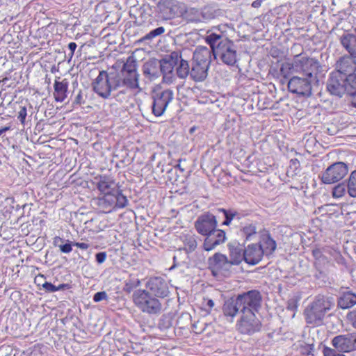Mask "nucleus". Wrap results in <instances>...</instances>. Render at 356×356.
<instances>
[{"instance_id": "f257e3e1", "label": "nucleus", "mask_w": 356, "mask_h": 356, "mask_svg": "<svg viewBox=\"0 0 356 356\" xmlns=\"http://www.w3.org/2000/svg\"><path fill=\"white\" fill-rule=\"evenodd\" d=\"M94 92L103 99H108L112 92H115L114 98L120 102L126 101L129 97L124 87L118 79L115 72L101 71L92 83Z\"/></svg>"}, {"instance_id": "f03ea898", "label": "nucleus", "mask_w": 356, "mask_h": 356, "mask_svg": "<svg viewBox=\"0 0 356 356\" xmlns=\"http://www.w3.org/2000/svg\"><path fill=\"white\" fill-rule=\"evenodd\" d=\"M205 40L212 48L213 55L217 60L228 66H234L237 62V51L234 42L220 34L209 33Z\"/></svg>"}, {"instance_id": "7ed1b4c3", "label": "nucleus", "mask_w": 356, "mask_h": 356, "mask_svg": "<svg viewBox=\"0 0 356 356\" xmlns=\"http://www.w3.org/2000/svg\"><path fill=\"white\" fill-rule=\"evenodd\" d=\"M262 296L257 290H250L247 292L238 294L235 298H229L225 301L222 306V312L225 316L229 317L230 321L240 312L242 314L243 307L248 306L252 308L261 305Z\"/></svg>"}, {"instance_id": "20e7f679", "label": "nucleus", "mask_w": 356, "mask_h": 356, "mask_svg": "<svg viewBox=\"0 0 356 356\" xmlns=\"http://www.w3.org/2000/svg\"><path fill=\"white\" fill-rule=\"evenodd\" d=\"M319 66V63L317 60L297 55L294 57L292 63L282 64L280 71L284 76L289 73H297L304 76L316 79L315 74Z\"/></svg>"}, {"instance_id": "39448f33", "label": "nucleus", "mask_w": 356, "mask_h": 356, "mask_svg": "<svg viewBox=\"0 0 356 356\" xmlns=\"http://www.w3.org/2000/svg\"><path fill=\"white\" fill-rule=\"evenodd\" d=\"M328 92L336 96L341 97L343 94L356 92V74L348 76L332 72L327 82Z\"/></svg>"}, {"instance_id": "423d86ee", "label": "nucleus", "mask_w": 356, "mask_h": 356, "mask_svg": "<svg viewBox=\"0 0 356 356\" xmlns=\"http://www.w3.org/2000/svg\"><path fill=\"white\" fill-rule=\"evenodd\" d=\"M132 297L135 305L142 312L149 316H157L163 310L159 298L153 296L147 290L138 289L134 292Z\"/></svg>"}, {"instance_id": "0eeeda50", "label": "nucleus", "mask_w": 356, "mask_h": 356, "mask_svg": "<svg viewBox=\"0 0 356 356\" xmlns=\"http://www.w3.org/2000/svg\"><path fill=\"white\" fill-rule=\"evenodd\" d=\"M118 79L131 96L139 88V74L137 72L136 61L132 56L128 57L120 73H118Z\"/></svg>"}, {"instance_id": "6e6552de", "label": "nucleus", "mask_w": 356, "mask_h": 356, "mask_svg": "<svg viewBox=\"0 0 356 356\" xmlns=\"http://www.w3.org/2000/svg\"><path fill=\"white\" fill-rule=\"evenodd\" d=\"M332 303L323 296H318L305 309L306 322L316 326L323 324L325 313L331 308Z\"/></svg>"}, {"instance_id": "1a4fd4ad", "label": "nucleus", "mask_w": 356, "mask_h": 356, "mask_svg": "<svg viewBox=\"0 0 356 356\" xmlns=\"http://www.w3.org/2000/svg\"><path fill=\"white\" fill-rule=\"evenodd\" d=\"M260 307L261 305L255 308L243 307L241 316L236 325L241 334H252L260 330L261 324L255 315Z\"/></svg>"}, {"instance_id": "9d476101", "label": "nucleus", "mask_w": 356, "mask_h": 356, "mask_svg": "<svg viewBox=\"0 0 356 356\" xmlns=\"http://www.w3.org/2000/svg\"><path fill=\"white\" fill-rule=\"evenodd\" d=\"M152 112L156 117H160L173 100L174 92L170 89L155 92L152 95Z\"/></svg>"}, {"instance_id": "9b49d317", "label": "nucleus", "mask_w": 356, "mask_h": 356, "mask_svg": "<svg viewBox=\"0 0 356 356\" xmlns=\"http://www.w3.org/2000/svg\"><path fill=\"white\" fill-rule=\"evenodd\" d=\"M177 53L172 51L166 55L159 61L160 75H163V82L165 84H172L176 79L174 68L176 65V60L179 59Z\"/></svg>"}, {"instance_id": "f8f14e48", "label": "nucleus", "mask_w": 356, "mask_h": 356, "mask_svg": "<svg viewBox=\"0 0 356 356\" xmlns=\"http://www.w3.org/2000/svg\"><path fill=\"white\" fill-rule=\"evenodd\" d=\"M209 268L214 276H227L230 273L232 265L229 259L220 252L215 253L208 259Z\"/></svg>"}, {"instance_id": "ddd939ff", "label": "nucleus", "mask_w": 356, "mask_h": 356, "mask_svg": "<svg viewBox=\"0 0 356 356\" xmlns=\"http://www.w3.org/2000/svg\"><path fill=\"white\" fill-rule=\"evenodd\" d=\"M348 172V165L343 162H336L330 165L321 175L323 184H331L342 179Z\"/></svg>"}, {"instance_id": "4468645a", "label": "nucleus", "mask_w": 356, "mask_h": 356, "mask_svg": "<svg viewBox=\"0 0 356 356\" xmlns=\"http://www.w3.org/2000/svg\"><path fill=\"white\" fill-rule=\"evenodd\" d=\"M316 79L294 76L288 82V88L292 93L309 97L312 95V82Z\"/></svg>"}, {"instance_id": "2eb2a0df", "label": "nucleus", "mask_w": 356, "mask_h": 356, "mask_svg": "<svg viewBox=\"0 0 356 356\" xmlns=\"http://www.w3.org/2000/svg\"><path fill=\"white\" fill-rule=\"evenodd\" d=\"M334 350L340 353H349L356 350V333L339 334L332 339Z\"/></svg>"}, {"instance_id": "dca6fc26", "label": "nucleus", "mask_w": 356, "mask_h": 356, "mask_svg": "<svg viewBox=\"0 0 356 356\" xmlns=\"http://www.w3.org/2000/svg\"><path fill=\"white\" fill-rule=\"evenodd\" d=\"M146 288L153 296L158 298H164L170 293L166 280L161 277H152L146 283Z\"/></svg>"}, {"instance_id": "f3484780", "label": "nucleus", "mask_w": 356, "mask_h": 356, "mask_svg": "<svg viewBox=\"0 0 356 356\" xmlns=\"http://www.w3.org/2000/svg\"><path fill=\"white\" fill-rule=\"evenodd\" d=\"M226 240L225 231L216 229L214 226L206 236L202 248L205 251H211Z\"/></svg>"}, {"instance_id": "a211bd4d", "label": "nucleus", "mask_w": 356, "mask_h": 356, "mask_svg": "<svg viewBox=\"0 0 356 356\" xmlns=\"http://www.w3.org/2000/svg\"><path fill=\"white\" fill-rule=\"evenodd\" d=\"M355 58L350 56L341 57L336 63V70L334 72H339L341 75L348 76L350 74H356Z\"/></svg>"}, {"instance_id": "6ab92c4d", "label": "nucleus", "mask_w": 356, "mask_h": 356, "mask_svg": "<svg viewBox=\"0 0 356 356\" xmlns=\"http://www.w3.org/2000/svg\"><path fill=\"white\" fill-rule=\"evenodd\" d=\"M264 255L261 247H259L257 243H252L245 248L244 261L248 264L256 265L261 261Z\"/></svg>"}, {"instance_id": "aec40b11", "label": "nucleus", "mask_w": 356, "mask_h": 356, "mask_svg": "<svg viewBox=\"0 0 356 356\" xmlns=\"http://www.w3.org/2000/svg\"><path fill=\"white\" fill-rule=\"evenodd\" d=\"M96 186L99 192L104 195L106 194L114 195V193H116L119 188L118 184L112 177L106 175L99 177Z\"/></svg>"}, {"instance_id": "412c9836", "label": "nucleus", "mask_w": 356, "mask_h": 356, "mask_svg": "<svg viewBox=\"0 0 356 356\" xmlns=\"http://www.w3.org/2000/svg\"><path fill=\"white\" fill-rule=\"evenodd\" d=\"M158 8L161 17L165 20L174 18L177 14V6L174 0H161Z\"/></svg>"}, {"instance_id": "4be33fe9", "label": "nucleus", "mask_w": 356, "mask_h": 356, "mask_svg": "<svg viewBox=\"0 0 356 356\" xmlns=\"http://www.w3.org/2000/svg\"><path fill=\"white\" fill-rule=\"evenodd\" d=\"M261 247L264 254L266 256L271 255L277 248L275 241L271 237L268 231H264L260 236L259 242L257 243Z\"/></svg>"}, {"instance_id": "5701e85b", "label": "nucleus", "mask_w": 356, "mask_h": 356, "mask_svg": "<svg viewBox=\"0 0 356 356\" xmlns=\"http://www.w3.org/2000/svg\"><path fill=\"white\" fill-rule=\"evenodd\" d=\"M212 54V48L209 49L207 47L198 46L193 52V62L209 66L211 61Z\"/></svg>"}, {"instance_id": "b1692460", "label": "nucleus", "mask_w": 356, "mask_h": 356, "mask_svg": "<svg viewBox=\"0 0 356 356\" xmlns=\"http://www.w3.org/2000/svg\"><path fill=\"white\" fill-rule=\"evenodd\" d=\"M92 203L97 206L99 211L104 213H108L111 211L114 208V195L106 194L102 197L94 199Z\"/></svg>"}, {"instance_id": "393cba45", "label": "nucleus", "mask_w": 356, "mask_h": 356, "mask_svg": "<svg viewBox=\"0 0 356 356\" xmlns=\"http://www.w3.org/2000/svg\"><path fill=\"white\" fill-rule=\"evenodd\" d=\"M144 76L149 81H154L160 76L159 61L150 60L143 66Z\"/></svg>"}, {"instance_id": "a878e982", "label": "nucleus", "mask_w": 356, "mask_h": 356, "mask_svg": "<svg viewBox=\"0 0 356 356\" xmlns=\"http://www.w3.org/2000/svg\"><path fill=\"white\" fill-rule=\"evenodd\" d=\"M340 42L350 56L356 58V33H344Z\"/></svg>"}, {"instance_id": "bb28decb", "label": "nucleus", "mask_w": 356, "mask_h": 356, "mask_svg": "<svg viewBox=\"0 0 356 356\" xmlns=\"http://www.w3.org/2000/svg\"><path fill=\"white\" fill-rule=\"evenodd\" d=\"M54 97L57 102H63L67 98V93L68 90V81L67 79H63L61 81L55 80L54 84Z\"/></svg>"}, {"instance_id": "cd10ccee", "label": "nucleus", "mask_w": 356, "mask_h": 356, "mask_svg": "<svg viewBox=\"0 0 356 356\" xmlns=\"http://www.w3.org/2000/svg\"><path fill=\"white\" fill-rule=\"evenodd\" d=\"M179 59L176 60V74L180 79H186L191 73L190 66L187 60L183 58L182 52L175 51Z\"/></svg>"}, {"instance_id": "c85d7f7f", "label": "nucleus", "mask_w": 356, "mask_h": 356, "mask_svg": "<svg viewBox=\"0 0 356 356\" xmlns=\"http://www.w3.org/2000/svg\"><path fill=\"white\" fill-rule=\"evenodd\" d=\"M338 307L346 309L356 305V294L351 291H342L337 301Z\"/></svg>"}, {"instance_id": "c756f323", "label": "nucleus", "mask_w": 356, "mask_h": 356, "mask_svg": "<svg viewBox=\"0 0 356 356\" xmlns=\"http://www.w3.org/2000/svg\"><path fill=\"white\" fill-rule=\"evenodd\" d=\"M209 67V65L193 62L190 76L195 81H202L207 76Z\"/></svg>"}, {"instance_id": "7c9ffc66", "label": "nucleus", "mask_w": 356, "mask_h": 356, "mask_svg": "<svg viewBox=\"0 0 356 356\" xmlns=\"http://www.w3.org/2000/svg\"><path fill=\"white\" fill-rule=\"evenodd\" d=\"M245 248L238 245L236 247L229 246V259L231 265H238L244 260Z\"/></svg>"}, {"instance_id": "2f4dec72", "label": "nucleus", "mask_w": 356, "mask_h": 356, "mask_svg": "<svg viewBox=\"0 0 356 356\" xmlns=\"http://www.w3.org/2000/svg\"><path fill=\"white\" fill-rule=\"evenodd\" d=\"M183 17L191 22H200L204 18L202 12L195 8H186L183 13Z\"/></svg>"}, {"instance_id": "473e14b6", "label": "nucleus", "mask_w": 356, "mask_h": 356, "mask_svg": "<svg viewBox=\"0 0 356 356\" xmlns=\"http://www.w3.org/2000/svg\"><path fill=\"white\" fill-rule=\"evenodd\" d=\"M346 186L348 195L352 197H356V170L351 172Z\"/></svg>"}, {"instance_id": "72a5a7b5", "label": "nucleus", "mask_w": 356, "mask_h": 356, "mask_svg": "<svg viewBox=\"0 0 356 356\" xmlns=\"http://www.w3.org/2000/svg\"><path fill=\"white\" fill-rule=\"evenodd\" d=\"M218 212L222 213L225 218V220L222 222H230L233 220H239L241 219V214L235 210L218 209Z\"/></svg>"}, {"instance_id": "f704fd0d", "label": "nucleus", "mask_w": 356, "mask_h": 356, "mask_svg": "<svg viewBox=\"0 0 356 356\" xmlns=\"http://www.w3.org/2000/svg\"><path fill=\"white\" fill-rule=\"evenodd\" d=\"M183 241L184 244V250L187 253H191L195 251L197 245L195 236H185Z\"/></svg>"}, {"instance_id": "c9c22d12", "label": "nucleus", "mask_w": 356, "mask_h": 356, "mask_svg": "<svg viewBox=\"0 0 356 356\" xmlns=\"http://www.w3.org/2000/svg\"><path fill=\"white\" fill-rule=\"evenodd\" d=\"M16 229L8 226V224H0V236L8 241L15 234Z\"/></svg>"}, {"instance_id": "e433bc0d", "label": "nucleus", "mask_w": 356, "mask_h": 356, "mask_svg": "<svg viewBox=\"0 0 356 356\" xmlns=\"http://www.w3.org/2000/svg\"><path fill=\"white\" fill-rule=\"evenodd\" d=\"M128 200L126 196L122 194V191L118 188L116 193H114V206L115 207L123 208L127 205Z\"/></svg>"}, {"instance_id": "4c0bfd02", "label": "nucleus", "mask_w": 356, "mask_h": 356, "mask_svg": "<svg viewBox=\"0 0 356 356\" xmlns=\"http://www.w3.org/2000/svg\"><path fill=\"white\" fill-rule=\"evenodd\" d=\"M172 327V318L169 316L163 315L159 321L158 327L161 331H165Z\"/></svg>"}, {"instance_id": "58836bf2", "label": "nucleus", "mask_w": 356, "mask_h": 356, "mask_svg": "<svg viewBox=\"0 0 356 356\" xmlns=\"http://www.w3.org/2000/svg\"><path fill=\"white\" fill-rule=\"evenodd\" d=\"M346 184L343 183L339 184L338 185L334 187L332 190V196L334 198H340L342 197L346 194Z\"/></svg>"}, {"instance_id": "ea45409f", "label": "nucleus", "mask_w": 356, "mask_h": 356, "mask_svg": "<svg viewBox=\"0 0 356 356\" xmlns=\"http://www.w3.org/2000/svg\"><path fill=\"white\" fill-rule=\"evenodd\" d=\"M165 29L163 26H159L147 33L143 38V40H151L157 36H159L164 33Z\"/></svg>"}, {"instance_id": "a19ab883", "label": "nucleus", "mask_w": 356, "mask_h": 356, "mask_svg": "<svg viewBox=\"0 0 356 356\" xmlns=\"http://www.w3.org/2000/svg\"><path fill=\"white\" fill-rule=\"evenodd\" d=\"M217 224H195V227L199 234L207 236L209 232Z\"/></svg>"}, {"instance_id": "79ce46f5", "label": "nucleus", "mask_w": 356, "mask_h": 356, "mask_svg": "<svg viewBox=\"0 0 356 356\" xmlns=\"http://www.w3.org/2000/svg\"><path fill=\"white\" fill-rule=\"evenodd\" d=\"M195 222H217V220L213 213H207L200 216Z\"/></svg>"}, {"instance_id": "37998d69", "label": "nucleus", "mask_w": 356, "mask_h": 356, "mask_svg": "<svg viewBox=\"0 0 356 356\" xmlns=\"http://www.w3.org/2000/svg\"><path fill=\"white\" fill-rule=\"evenodd\" d=\"M241 232L245 236L246 239H249L252 234L256 233V227L252 224H250L248 226L243 227Z\"/></svg>"}, {"instance_id": "c03bdc74", "label": "nucleus", "mask_w": 356, "mask_h": 356, "mask_svg": "<svg viewBox=\"0 0 356 356\" xmlns=\"http://www.w3.org/2000/svg\"><path fill=\"white\" fill-rule=\"evenodd\" d=\"M300 168V162L297 159H292L290 160V164L287 173L292 172L296 174V171Z\"/></svg>"}, {"instance_id": "a18cd8bd", "label": "nucleus", "mask_w": 356, "mask_h": 356, "mask_svg": "<svg viewBox=\"0 0 356 356\" xmlns=\"http://www.w3.org/2000/svg\"><path fill=\"white\" fill-rule=\"evenodd\" d=\"M323 352L324 356H346L341 353L328 347H325Z\"/></svg>"}, {"instance_id": "49530a36", "label": "nucleus", "mask_w": 356, "mask_h": 356, "mask_svg": "<svg viewBox=\"0 0 356 356\" xmlns=\"http://www.w3.org/2000/svg\"><path fill=\"white\" fill-rule=\"evenodd\" d=\"M108 295L105 291L97 292L93 296V300L95 302H100L103 300H107Z\"/></svg>"}, {"instance_id": "de8ad7c7", "label": "nucleus", "mask_w": 356, "mask_h": 356, "mask_svg": "<svg viewBox=\"0 0 356 356\" xmlns=\"http://www.w3.org/2000/svg\"><path fill=\"white\" fill-rule=\"evenodd\" d=\"M72 242L67 241V243H65V244H61V245H59V248L63 253H69L72 250Z\"/></svg>"}, {"instance_id": "09e8293b", "label": "nucleus", "mask_w": 356, "mask_h": 356, "mask_svg": "<svg viewBox=\"0 0 356 356\" xmlns=\"http://www.w3.org/2000/svg\"><path fill=\"white\" fill-rule=\"evenodd\" d=\"M27 115V110L26 106H22L18 113L17 118L22 124H24L26 117Z\"/></svg>"}, {"instance_id": "8fccbe9b", "label": "nucleus", "mask_w": 356, "mask_h": 356, "mask_svg": "<svg viewBox=\"0 0 356 356\" xmlns=\"http://www.w3.org/2000/svg\"><path fill=\"white\" fill-rule=\"evenodd\" d=\"M42 287L47 292H55L57 291L56 286L49 282H44L42 284Z\"/></svg>"}, {"instance_id": "3c124183", "label": "nucleus", "mask_w": 356, "mask_h": 356, "mask_svg": "<svg viewBox=\"0 0 356 356\" xmlns=\"http://www.w3.org/2000/svg\"><path fill=\"white\" fill-rule=\"evenodd\" d=\"M106 252H97L96 254H95V259H96V261L98 263V264H102L105 261L106 259Z\"/></svg>"}, {"instance_id": "603ef678", "label": "nucleus", "mask_w": 356, "mask_h": 356, "mask_svg": "<svg viewBox=\"0 0 356 356\" xmlns=\"http://www.w3.org/2000/svg\"><path fill=\"white\" fill-rule=\"evenodd\" d=\"M314 276L316 279L321 280L323 281H325V280L327 278L326 273L323 270H319L317 268H316V272Z\"/></svg>"}, {"instance_id": "864d4df0", "label": "nucleus", "mask_w": 356, "mask_h": 356, "mask_svg": "<svg viewBox=\"0 0 356 356\" xmlns=\"http://www.w3.org/2000/svg\"><path fill=\"white\" fill-rule=\"evenodd\" d=\"M312 255L316 259H321V258H325V257L323 254V252L321 249L315 248L312 250Z\"/></svg>"}, {"instance_id": "5fc2aeb1", "label": "nucleus", "mask_w": 356, "mask_h": 356, "mask_svg": "<svg viewBox=\"0 0 356 356\" xmlns=\"http://www.w3.org/2000/svg\"><path fill=\"white\" fill-rule=\"evenodd\" d=\"M83 101L82 92L81 90H79L72 104L74 106L81 105V104H83Z\"/></svg>"}, {"instance_id": "6e6d98bb", "label": "nucleus", "mask_w": 356, "mask_h": 356, "mask_svg": "<svg viewBox=\"0 0 356 356\" xmlns=\"http://www.w3.org/2000/svg\"><path fill=\"white\" fill-rule=\"evenodd\" d=\"M76 47H77L76 44L75 42H72L69 43L68 48L70 50V54H69L70 58H72V56L74 55V51L76 49Z\"/></svg>"}, {"instance_id": "4d7b16f0", "label": "nucleus", "mask_w": 356, "mask_h": 356, "mask_svg": "<svg viewBox=\"0 0 356 356\" xmlns=\"http://www.w3.org/2000/svg\"><path fill=\"white\" fill-rule=\"evenodd\" d=\"M73 245L76 246L77 248H79L82 250H87L89 248V244L86 243L74 242L73 243Z\"/></svg>"}, {"instance_id": "13d9d810", "label": "nucleus", "mask_w": 356, "mask_h": 356, "mask_svg": "<svg viewBox=\"0 0 356 356\" xmlns=\"http://www.w3.org/2000/svg\"><path fill=\"white\" fill-rule=\"evenodd\" d=\"M64 239L60 236H55L54 238L53 244L55 246L59 247V245H61L62 243H63Z\"/></svg>"}, {"instance_id": "bf43d9fd", "label": "nucleus", "mask_w": 356, "mask_h": 356, "mask_svg": "<svg viewBox=\"0 0 356 356\" xmlns=\"http://www.w3.org/2000/svg\"><path fill=\"white\" fill-rule=\"evenodd\" d=\"M71 288L70 284H60L58 286H56L57 291H64L67 290Z\"/></svg>"}, {"instance_id": "052dcab7", "label": "nucleus", "mask_w": 356, "mask_h": 356, "mask_svg": "<svg viewBox=\"0 0 356 356\" xmlns=\"http://www.w3.org/2000/svg\"><path fill=\"white\" fill-rule=\"evenodd\" d=\"M205 305L211 309L214 306V302L211 299H208Z\"/></svg>"}, {"instance_id": "680f3d73", "label": "nucleus", "mask_w": 356, "mask_h": 356, "mask_svg": "<svg viewBox=\"0 0 356 356\" xmlns=\"http://www.w3.org/2000/svg\"><path fill=\"white\" fill-rule=\"evenodd\" d=\"M349 95L353 96L352 101H351L352 105H353V106L356 108V92L354 94H349Z\"/></svg>"}, {"instance_id": "e2e57ef3", "label": "nucleus", "mask_w": 356, "mask_h": 356, "mask_svg": "<svg viewBox=\"0 0 356 356\" xmlns=\"http://www.w3.org/2000/svg\"><path fill=\"white\" fill-rule=\"evenodd\" d=\"M3 133L10 129V127H4L1 129Z\"/></svg>"}, {"instance_id": "0e129e2a", "label": "nucleus", "mask_w": 356, "mask_h": 356, "mask_svg": "<svg viewBox=\"0 0 356 356\" xmlns=\"http://www.w3.org/2000/svg\"><path fill=\"white\" fill-rule=\"evenodd\" d=\"M176 259H177L176 256H174V257H173V261H174V264H173V266L170 268V269H172V268H174L176 266V264H175Z\"/></svg>"}, {"instance_id": "69168bd1", "label": "nucleus", "mask_w": 356, "mask_h": 356, "mask_svg": "<svg viewBox=\"0 0 356 356\" xmlns=\"http://www.w3.org/2000/svg\"><path fill=\"white\" fill-rule=\"evenodd\" d=\"M353 325L354 327L356 328V315L355 316V318L353 319Z\"/></svg>"}, {"instance_id": "338daca9", "label": "nucleus", "mask_w": 356, "mask_h": 356, "mask_svg": "<svg viewBox=\"0 0 356 356\" xmlns=\"http://www.w3.org/2000/svg\"><path fill=\"white\" fill-rule=\"evenodd\" d=\"M319 220H320L321 222L326 221V220H325V219H320Z\"/></svg>"}, {"instance_id": "774afa93", "label": "nucleus", "mask_w": 356, "mask_h": 356, "mask_svg": "<svg viewBox=\"0 0 356 356\" xmlns=\"http://www.w3.org/2000/svg\"><path fill=\"white\" fill-rule=\"evenodd\" d=\"M3 134V132L2 131V130L0 129V136Z\"/></svg>"}]
</instances>
